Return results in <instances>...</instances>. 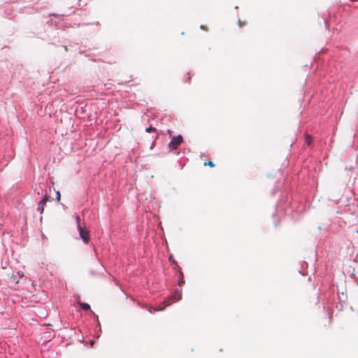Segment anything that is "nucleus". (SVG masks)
<instances>
[{"label":"nucleus","instance_id":"f257e3e1","mask_svg":"<svg viewBox=\"0 0 358 358\" xmlns=\"http://www.w3.org/2000/svg\"><path fill=\"white\" fill-rule=\"evenodd\" d=\"M181 292L180 291H176L172 295L168 296L164 301V306L162 307H159L157 308H155V311H160L163 310L166 306H170L172 303L175 301H178L181 298Z\"/></svg>","mask_w":358,"mask_h":358},{"label":"nucleus","instance_id":"f03ea898","mask_svg":"<svg viewBox=\"0 0 358 358\" xmlns=\"http://www.w3.org/2000/svg\"><path fill=\"white\" fill-rule=\"evenodd\" d=\"M182 143V136L178 135L176 137H173L169 144V147L171 150H173L178 148V147Z\"/></svg>","mask_w":358,"mask_h":358},{"label":"nucleus","instance_id":"7ed1b4c3","mask_svg":"<svg viewBox=\"0 0 358 358\" xmlns=\"http://www.w3.org/2000/svg\"><path fill=\"white\" fill-rule=\"evenodd\" d=\"M78 229L79 230L80 236L83 239V242L86 244L88 243L90 241L89 231L83 228L81 226H79V228Z\"/></svg>","mask_w":358,"mask_h":358},{"label":"nucleus","instance_id":"20e7f679","mask_svg":"<svg viewBox=\"0 0 358 358\" xmlns=\"http://www.w3.org/2000/svg\"><path fill=\"white\" fill-rule=\"evenodd\" d=\"M50 197L48 195H45L44 198L40 201L38 203L37 211L39 212L40 214H42L44 211V208L48 201H50Z\"/></svg>","mask_w":358,"mask_h":358},{"label":"nucleus","instance_id":"39448f33","mask_svg":"<svg viewBox=\"0 0 358 358\" xmlns=\"http://www.w3.org/2000/svg\"><path fill=\"white\" fill-rule=\"evenodd\" d=\"M78 304L80 306V308L84 310H88L90 309V306L87 303H83V302L79 301Z\"/></svg>","mask_w":358,"mask_h":358},{"label":"nucleus","instance_id":"423d86ee","mask_svg":"<svg viewBox=\"0 0 358 358\" xmlns=\"http://www.w3.org/2000/svg\"><path fill=\"white\" fill-rule=\"evenodd\" d=\"M179 274H180V280L178 281V285L180 286H181L182 284L185 283V280L183 279V274H182V271H180Z\"/></svg>","mask_w":358,"mask_h":358},{"label":"nucleus","instance_id":"0eeeda50","mask_svg":"<svg viewBox=\"0 0 358 358\" xmlns=\"http://www.w3.org/2000/svg\"><path fill=\"white\" fill-rule=\"evenodd\" d=\"M204 166H209L210 167H214L215 164L212 161H208V162H204Z\"/></svg>","mask_w":358,"mask_h":358},{"label":"nucleus","instance_id":"6e6552de","mask_svg":"<svg viewBox=\"0 0 358 358\" xmlns=\"http://www.w3.org/2000/svg\"><path fill=\"white\" fill-rule=\"evenodd\" d=\"M145 131H146V132H148V133L152 132V131H156V128L150 126V127L147 128L145 129Z\"/></svg>","mask_w":358,"mask_h":358},{"label":"nucleus","instance_id":"1a4fd4ad","mask_svg":"<svg viewBox=\"0 0 358 358\" xmlns=\"http://www.w3.org/2000/svg\"><path fill=\"white\" fill-rule=\"evenodd\" d=\"M246 24H247V22H245V21L243 22L241 20H238V25H239L240 27H242L245 26Z\"/></svg>","mask_w":358,"mask_h":358},{"label":"nucleus","instance_id":"9d476101","mask_svg":"<svg viewBox=\"0 0 358 358\" xmlns=\"http://www.w3.org/2000/svg\"><path fill=\"white\" fill-rule=\"evenodd\" d=\"M56 194H57V200L58 201H60V200H61V194H60V192L59 191H57Z\"/></svg>","mask_w":358,"mask_h":358},{"label":"nucleus","instance_id":"9b49d317","mask_svg":"<svg viewBox=\"0 0 358 358\" xmlns=\"http://www.w3.org/2000/svg\"><path fill=\"white\" fill-rule=\"evenodd\" d=\"M76 222H77V224H78V228H79V226H81L80 225V217L79 216L76 217Z\"/></svg>","mask_w":358,"mask_h":358},{"label":"nucleus","instance_id":"f8f14e48","mask_svg":"<svg viewBox=\"0 0 358 358\" xmlns=\"http://www.w3.org/2000/svg\"><path fill=\"white\" fill-rule=\"evenodd\" d=\"M310 142H311V139L309 137H307L306 143L307 145H310Z\"/></svg>","mask_w":358,"mask_h":358},{"label":"nucleus","instance_id":"ddd939ff","mask_svg":"<svg viewBox=\"0 0 358 358\" xmlns=\"http://www.w3.org/2000/svg\"><path fill=\"white\" fill-rule=\"evenodd\" d=\"M201 29H203V30H206V31H207V30H208L207 27H206V26H204V25H201Z\"/></svg>","mask_w":358,"mask_h":358},{"label":"nucleus","instance_id":"4468645a","mask_svg":"<svg viewBox=\"0 0 358 358\" xmlns=\"http://www.w3.org/2000/svg\"><path fill=\"white\" fill-rule=\"evenodd\" d=\"M357 233L358 234V231H357Z\"/></svg>","mask_w":358,"mask_h":358},{"label":"nucleus","instance_id":"2eb2a0df","mask_svg":"<svg viewBox=\"0 0 358 358\" xmlns=\"http://www.w3.org/2000/svg\"><path fill=\"white\" fill-rule=\"evenodd\" d=\"M357 285H358V282H357Z\"/></svg>","mask_w":358,"mask_h":358}]
</instances>
